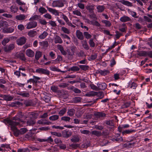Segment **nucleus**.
Listing matches in <instances>:
<instances>
[{
    "label": "nucleus",
    "mask_w": 152,
    "mask_h": 152,
    "mask_svg": "<svg viewBox=\"0 0 152 152\" xmlns=\"http://www.w3.org/2000/svg\"><path fill=\"white\" fill-rule=\"evenodd\" d=\"M50 89L53 92L56 93L58 92V88L57 86H52L51 87Z\"/></svg>",
    "instance_id": "obj_54"
},
{
    "label": "nucleus",
    "mask_w": 152,
    "mask_h": 152,
    "mask_svg": "<svg viewBox=\"0 0 152 152\" xmlns=\"http://www.w3.org/2000/svg\"><path fill=\"white\" fill-rule=\"evenodd\" d=\"M35 124V121L32 120H30L27 121V124L28 125L32 126Z\"/></svg>",
    "instance_id": "obj_53"
},
{
    "label": "nucleus",
    "mask_w": 152,
    "mask_h": 152,
    "mask_svg": "<svg viewBox=\"0 0 152 152\" xmlns=\"http://www.w3.org/2000/svg\"><path fill=\"white\" fill-rule=\"evenodd\" d=\"M37 25V23L35 21H32L29 22L26 25V28L30 29L36 27Z\"/></svg>",
    "instance_id": "obj_5"
},
{
    "label": "nucleus",
    "mask_w": 152,
    "mask_h": 152,
    "mask_svg": "<svg viewBox=\"0 0 152 152\" xmlns=\"http://www.w3.org/2000/svg\"><path fill=\"white\" fill-rule=\"evenodd\" d=\"M16 56L17 58H19L21 60L24 61H26V58L25 57L24 53L22 52H20L17 53Z\"/></svg>",
    "instance_id": "obj_6"
},
{
    "label": "nucleus",
    "mask_w": 152,
    "mask_h": 152,
    "mask_svg": "<svg viewBox=\"0 0 152 152\" xmlns=\"http://www.w3.org/2000/svg\"><path fill=\"white\" fill-rule=\"evenodd\" d=\"M75 113V110L74 109H71L68 110L67 112V115L70 116H73Z\"/></svg>",
    "instance_id": "obj_34"
},
{
    "label": "nucleus",
    "mask_w": 152,
    "mask_h": 152,
    "mask_svg": "<svg viewBox=\"0 0 152 152\" xmlns=\"http://www.w3.org/2000/svg\"><path fill=\"white\" fill-rule=\"evenodd\" d=\"M48 10L50 12L54 14L58 15H59V13L58 11L55 9H53L51 8L48 7Z\"/></svg>",
    "instance_id": "obj_32"
},
{
    "label": "nucleus",
    "mask_w": 152,
    "mask_h": 152,
    "mask_svg": "<svg viewBox=\"0 0 152 152\" xmlns=\"http://www.w3.org/2000/svg\"><path fill=\"white\" fill-rule=\"evenodd\" d=\"M114 140L118 142H121L123 141V139L122 137L120 136L119 134H117L116 135L115 138H114Z\"/></svg>",
    "instance_id": "obj_24"
},
{
    "label": "nucleus",
    "mask_w": 152,
    "mask_h": 152,
    "mask_svg": "<svg viewBox=\"0 0 152 152\" xmlns=\"http://www.w3.org/2000/svg\"><path fill=\"white\" fill-rule=\"evenodd\" d=\"M72 132L69 131L64 130L62 132V135L64 137L68 138L72 135Z\"/></svg>",
    "instance_id": "obj_18"
},
{
    "label": "nucleus",
    "mask_w": 152,
    "mask_h": 152,
    "mask_svg": "<svg viewBox=\"0 0 152 152\" xmlns=\"http://www.w3.org/2000/svg\"><path fill=\"white\" fill-rule=\"evenodd\" d=\"M39 12L42 14L46 13L47 12L46 10L43 7H40L39 9Z\"/></svg>",
    "instance_id": "obj_50"
},
{
    "label": "nucleus",
    "mask_w": 152,
    "mask_h": 152,
    "mask_svg": "<svg viewBox=\"0 0 152 152\" xmlns=\"http://www.w3.org/2000/svg\"><path fill=\"white\" fill-rule=\"evenodd\" d=\"M70 140L72 142H78L79 141L80 138L78 136L75 135L72 137Z\"/></svg>",
    "instance_id": "obj_30"
},
{
    "label": "nucleus",
    "mask_w": 152,
    "mask_h": 152,
    "mask_svg": "<svg viewBox=\"0 0 152 152\" xmlns=\"http://www.w3.org/2000/svg\"><path fill=\"white\" fill-rule=\"evenodd\" d=\"M86 8L90 13H93L94 12V10L95 8L94 5H87V6H86Z\"/></svg>",
    "instance_id": "obj_22"
},
{
    "label": "nucleus",
    "mask_w": 152,
    "mask_h": 152,
    "mask_svg": "<svg viewBox=\"0 0 152 152\" xmlns=\"http://www.w3.org/2000/svg\"><path fill=\"white\" fill-rule=\"evenodd\" d=\"M39 17V15H35L33 16H32L31 18L29 20H37Z\"/></svg>",
    "instance_id": "obj_55"
},
{
    "label": "nucleus",
    "mask_w": 152,
    "mask_h": 152,
    "mask_svg": "<svg viewBox=\"0 0 152 152\" xmlns=\"http://www.w3.org/2000/svg\"><path fill=\"white\" fill-rule=\"evenodd\" d=\"M137 86V83L134 82L130 81L129 82L128 87L130 88L134 89L136 88Z\"/></svg>",
    "instance_id": "obj_11"
},
{
    "label": "nucleus",
    "mask_w": 152,
    "mask_h": 152,
    "mask_svg": "<svg viewBox=\"0 0 152 152\" xmlns=\"http://www.w3.org/2000/svg\"><path fill=\"white\" fill-rule=\"evenodd\" d=\"M46 120H45L41 119L39 120L37 123L40 124H49V123L46 122Z\"/></svg>",
    "instance_id": "obj_40"
},
{
    "label": "nucleus",
    "mask_w": 152,
    "mask_h": 152,
    "mask_svg": "<svg viewBox=\"0 0 152 152\" xmlns=\"http://www.w3.org/2000/svg\"><path fill=\"white\" fill-rule=\"evenodd\" d=\"M137 55L141 56H147V51H141L138 52Z\"/></svg>",
    "instance_id": "obj_31"
},
{
    "label": "nucleus",
    "mask_w": 152,
    "mask_h": 152,
    "mask_svg": "<svg viewBox=\"0 0 152 152\" xmlns=\"http://www.w3.org/2000/svg\"><path fill=\"white\" fill-rule=\"evenodd\" d=\"M97 73L100 74L102 75L105 76L110 73V72L108 70H102L99 69L97 71Z\"/></svg>",
    "instance_id": "obj_20"
},
{
    "label": "nucleus",
    "mask_w": 152,
    "mask_h": 152,
    "mask_svg": "<svg viewBox=\"0 0 152 152\" xmlns=\"http://www.w3.org/2000/svg\"><path fill=\"white\" fill-rule=\"evenodd\" d=\"M26 55L29 57H33L34 55V52L30 49H28L26 51Z\"/></svg>",
    "instance_id": "obj_13"
},
{
    "label": "nucleus",
    "mask_w": 152,
    "mask_h": 152,
    "mask_svg": "<svg viewBox=\"0 0 152 152\" xmlns=\"http://www.w3.org/2000/svg\"><path fill=\"white\" fill-rule=\"evenodd\" d=\"M27 39L24 37H22L16 40L17 44L20 45L25 44L26 42Z\"/></svg>",
    "instance_id": "obj_4"
},
{
    "label": "nucleus",
    "mask_w": 152,
    "mask_h": 152,
    "mask_svg": "<svg viewBox=\"0 0 152 152\" xmlns=\"http://www.w3.org/2000/svg\"><path fill=\"white\" fill-rule=\"evenodd\" d=\"M82 100V98L80 97H75L74 98V101L75 103H77L80 102Z\"/></svg>",
    "instance_id": "obj_58"
},
{
    "label": "nucleus",
    "mask_w": 152,
    "mask_h": 152,
    "mask_svg": "<svg viewBox=\"0 0 152 152\" xmlns=\"http://www.w3.org/2000/svg\"><path fill=\"white\" fill-rule=\"evenodd\" d=\"M43 99L46 102L48 103L50 101V97L48 96H45L43 97Z\"/></svg>",
    "instance_id": "obj_61"
},
{
    "label": "nucleus",
    "mask_w": 152,
    "mask_h": 152,
    "mask_svg": "<svg viewBox=\"0 0 152 152\" xmlns=\"http://www.w3.org/2000/svg\"><path fill=\"white\" fill-rule=\"evenodd\" d=\"M96 92L91 91L86 94V96L88 97L94 96H96Z\"/></svg>",
    "instance_id": "obj_36"
},
{
    "label": "nucleus",
    "mask_w": 152,
    "mask_h": 152,
    "mask_svg": "<svg viewBox=\"0 0 152 152\" xmlns=\"http://www.w3.org/2000/svg\"><path fill=\"white\" fill-rule=\"evenodd\" d=\"M66 109L64 108L61 110L59 112V114L60 116L63 115L66 112Z\"/></svg>",
    "instance_id": "obj_60"
},
{
    "label": "nucleus",
    "mask_w": 152,
    "mask_h": 152,
    "mask_svg": "<svg viewBox=\"0 0 152 152\" xmlns=\"http://www.w3.org/2000/svg\"><path fill=\"white\" fill-rule=\"evenodd\" d=\"M54 40L55 44H62L63 42L61 37L58 35H56L55 36Z\"/></svg>",
    "instance_id": "obj_14"
},
{
    "label": "nucleus",
    "mask_w": 152,
    "mask_h": 152,
    "mask_svg": "<svg viewBox=\"0 0 152 152\" xmlns=\"http://www.w3.org/2000/svg\"><path fill=\"white\" fill-rule=\"evenodd\" d=\"M35 72L40 74H43L47 75H50V71L47 69L42 68H38L36 70Z\"/></svg>",
    "instance_id": "obj_3"
},
{
    "label": "nucleus",
    "mask_w": 152,
    "mask_h": 152,
    "mask_svg": "<svg viewBox=\"0 0 152 152\" xmlns=\"http://www.w3.org/2000/svg\"><path fill=\"white\" fill-rule=\"evenodd\" d=\"M91 133L92 134L94 135L97 136H100L101 135V132L96 130L92 131L91 132Z\"/></svg>",
    "instance_id": "obj_44"
},
{
    "label": "nucleus",
    "mask_w": 152,
    "mask_h": 152,
    "mask_svg": "<svg viewBox=\"0 0 152 152\" xmlns=\"http://www.w3.org/2000/svg\"><path fill=\"white\" fill-rule=\"evenodd\" d=\"M18 94L21 96L23 97L28 98L30 96L29 93L25 91L20 92L18 93Z\"/></svg>",
    "instance_id": "obj_21"
},
{
    "label": "nucleus",
    "mask_w": 152,
    "mask_h": 152,
    "mask_svg": "<svg viewBox=\"0 0 152 152\" xmlns=\"http://www.w3.org/2000/svg\"><path fill=\"white\" fill-rule=\"evenodd\" d=\"M0 97L3 98L4 100L7 101H10L13 99V97L9 95H3L1 94Z\"/></svg>",
    "instance_id": "obj_15"
},
{
    "label": "nucleus",
    "mask_w": 152,
    "mask_h": 152,
    "mask_svg": "<svg viewBox=\"0 0 152 152\" xmlns=\"http://www.w3.org/2000/svg\"><path fill=\"white\" fill-rule=\"evenodd\" d=\"M50 69L52 71L61 72V70L58 69L55 66H51L50 67Z\"/></svg>",
    "instance_id": "obj_59"
},
{
    "label": "nucleus",
    "mask_w": 152,
    "mask_h": 152,
    "mask_svg": "<svg viewBox=\"0 0 152 152\" xmlns=\"http://www.w3.org/2000/svg\"><path fill=\"white\" fill-rule=\"evenodd\" d=\"M83 35L87 39H90L92 37L91 35L87 32H84Z\"/></svg>",
    "instance_id": "obj_49"
},
{
    "label": "nucleus",
    "mask_w": 152,
    "mask_h": 152,
    "mask_svg": "<svg viewBox=\"0 0 152 152\" xmlns=\"http://www.w3.org/2000/svg\"><path fill=\"white\" fill-rule=\"evenodd\" d=\"M89 44L91 47L94 48L95 47V43L93 39H91L89 40Z\"/></svg>",
    "instance_id": "obj_57"
},
{
    "label": "nucleus",
    "mask_w": 152,
    "mask_h": 152,
    "mask_svg": "<svg viewBox=\"0 0 152 152\" xmlns=\"http://www.w3.org/2000/svg\"><path fill=\"white\" fill-rule=\"evenodd\" d=\"M94 115L97 118H104L106 117V114L103 112H98L95 113Z\"/></svg>",
    "instance_id": "obj_12"
},
{
    "label": "nucleus",
    "mask_w": 152,
    "mask_h": 152,
    "mask_svg": "<svg viewBox=\"0 0 152 152\" xmlns=\"http://www.w3.org/2000/svg\"><path fill=\"white\" fill-rule=\"evenodd\" d=\"M11 11L14 13L17 12L18 10V7L16 5H12L10 7Z\"/></svg>",
    "instance_id": "obj_29"
},
{
    "label": "nucleus",
    "mask_w": 152,
    "mask_h": 152,
    "mask_svg": "<svg viewBox=\"0 0 152 152\" xmlns=\"http://www.w3.org/2000/svg\"><path fill=\"white\" fill-rule=\"evenodd\" d=\"M71 118L68 116H63L61 118V120L62 121H64L66 122H69Z\"/></svg>",
    "instance_id": "obj_46"
},
{
    "label": "nucleus",
    "mask_w": 152,
    "mask_h": 152,
    "mask_svg": "<svg viewBox=\"0 0 152 152\" xmlns=\"http://www.w3.org/2000/svg\"><path fill=\"white\" fill-rule=\"evenodd\" d=\"M15 45L13 44H11L9 45H7L4 48V50L6 52H9L13 50L15 48Z\"/></svg>",
    "instance_id": "obj_7"
},
{
    "label": "nucleus",
    "mask_w": 152,
    "mask_h": 152,
    "mask_svg": "<svg viewBox=\"0 0 152 152\" xmlns=\"http://www.w3.org/2000/svg\"><path fill=\"white\" fill-rule=\"evenodd\" d=\"M61 30L64 33L66 34H69L70 33L69 30L64 27H61Z\"/></svg>",
    "instance_id": "obj_38"
},
{
    "label": "nucleus",
    "mask_w": 152,
    "mask_h": 152,
    "mask_svg": "<svg viewBox=\"0 0 152 152\" xmlns=\"http://www.w3.org/2000/svg\"><path fill=\"white\" fill-rule=\"evenodd\" d=\"M96 96H97L99 98V99H101L103 98L104 94L102 92H96Z\"/></svg>",
    "instance_id": "obj_45"
},
{
    "label": "nucleus",
    "mask_w": 152,
    "mask_h": 152,
    "mask_svg": "<svg viewBox=\"0 0 152 152\" xmlns=\"http://www.w3.org/2000/svg\"><path fill=\"white\" fill-rule=\"evenodd\" d=\"M38 141L40 142L48 141L49 143L53 142V140L51 137H48L47 139H38Z\"/></svg>",
    "instance_id": "obj_23"
},
{
    "label": "nucleus",
    "mask_w": 152,
    "mask_h": 152,
    "mask_svg": "<svg viewBox=\"0 0 152 152\" xmlns=\"http://www.w3.org/2000/svg\"><path fill=\"white\" fill-rule=\"evenodd\" d=\"M19 130V132L20 134H23L27 132V130L26 128H22Z\"/></svg>",
    "instance_id": "obj_64"
},
{
    "label": "nucleus",
    "mask_w": 152,
    "mask_h": 152,
    "mask_svg": "<svg viewBox=\"0 0 152 152\" xmlns=\"http://www.w3.org/2000/svg\"><path fill=\"white\" fill-rule=\"evenodd\" d=\"M76 35L77 38L80 40H83L84 37L83 33L79 30H77L76 32Z\"/></svg>",
    "instance_id": "obj_10"
},
{
    "label": "nucleus",
    "mask_w": 152,
    "mask_h": 152,
    "mask_svg": "<svg viewBox=\"0 0 152 152\" xmlns=\"http://www.w3.org/2000/svg\"><path fill=\"white\" fill-rule=\"evenodd\" d=\"M30 118L36 119L37 118L38 114L37 113H35L34 112H32L30 113Z\"/></svg>",
    "instance_id": "obj_43"
},
{
    "label": "nucleus",
    "mask_w": 152,
    "mask_h": 152,
    "mask_svg": "<svg viewBox=\"0 0 152 152\" xmlns=\"http://www.w3.org/2000/svg\"><path fill=\"white\" fill-rule=\"evenodd\" d=\"M82 45L84 48L88 50L89 48V46L86 41H84L82 42Z\"/></svg>",
    "instance_id": "obj_39"
},
{
    "label": "nucleus",
    "mask_w": 152,
    "mask_h": 152,
    "mask_svg": "<svg viewBox=\"0 0 152 152\" xmlns=\"http://www.w3.org/2000/svg\"><path fill=\"white\" fill-rule=\"evenodd\" d=\"M120 20L122 22L131 21H132V19L126 15H124L121 17Z\"/></svg>",
    "instance_id": "obj_16"
},
{
    "label": "nucleus",
    "mask_w": 152,
    "mask_h": 152,
    "mask_svg": "<svg viewBox=\"0 0 152 152\" xmlns=\"http://www.w3.org/2000/svg\"><path fill=\"white\" fill-rule=\"evenodd\" d=\"M135 132V130L134 129H131L130 130H126L123 131L122 134L123 135L126 134H130L133 132Z\"/></svg>",
    "instance_id": "obj_35"
},
{
    "label": "nucleus",
    "mask_w": 152,
    "mask_h": 152,
    "mask_svg": "<svg viewBox=\"0 0 152 152\" xmlns=\"http://www.w3.org/2000/svg\"><path fill=\"white\" fill-rule=\"evenodd\" d=\"M105 9V7L104 5H98L96 7L97 12H103Z\"/></svg>",
    "instance_id": "obj_26"
},
{
    "label": "nucleus",
    "mask_w": 152,
    "mask_h": 152,
    "mask_svg": "<svg viewBox=\"0 0 152 152\" xmlns=\"http://www.w3.org/2000/svg\"><path fill=\"white\" fill-rule=\"evenodd\" d=\"M90 86L92 89L95 91H98L97 86H96L93 84H90Z\"/></svg>",
    "instance_id": "obj_62"
},
{
    "label": "nucleus",
    "mask_w": 152,
    "mask_h": 152,
    "mask_svg": "<svg viewBox=\"0 0 152 152\" xmlns=\"http://www.w3.org/2000/svg\"><path fill=\"white\" fill-rule=\"evenodd\" d=\"M128 12L129 14L133 18H138V16L137 15V14L135 12L131 10H128Z\"/></svg>",
    "instance_id": "obj_28"
},
{
    "label": "nucleus",
    "mask_w": 152,
    "mask_h": 152,
    "mask_svg": "<svg viewBox=\"0 0 152 152\" xmlns=\"http://www.w3.org/2000/svg\"><path fill=\"white\" fill-rule=\"evenodd\" d=\"M42 53L40 51H37L36 52L35 55V58L36 60H38L42 56Z\"/></svg>",
    "instance_id": "obj_33"
},
{
    "label": "nucleus",
    "mask_w": 152,
    "mask_h": 152,
    "mask_svg": "<svg viewBox=\"0 0 152 152\" xmlns=\"http://www.w3.org/2000/svg\"><path fill=\"white\" fill-rule=\"evenodd\" d=\"M8 26L7 22L6 21L0 20V28L2 26Z\"/></svg>",
    "instance_id": "obj_51"
},
{
    "label": "nucleus",
    "mask_w": 152,
    "mask_h": 152,
    "mask_svg": "<svg viewBox=\"0 0 152 152\" xmlns=\"http://www.w3.org/2000/svg\"><path fill=\"white\" fill-rule=\"evenodd\" d=\"M102 22L105 24V26L107 27H110L111 25L110 22L108 20H102Z\"/></svg>",
    "instance_id": "obj_47"
},
{
    "label": "nucleus",
    "mask_w": 152,
    "mask_h": 152,
    "mask_svg": "<svg viewBox=\"0 0 152 152\" xmlns=\"http://www.w3.org/2000/svg\"><path fill=\"white\" fill-rule=\"evenodd\" d=\"M59 116L57 115H54L49 117V119L50 120L56 121L58 119Z\"/></svg>",
    "instance_id": "obj_42"
},
{
    "label": "nucleus",
    "mask_w": 152,
    "mask_h": 152,
    "mask_svg": "<svg viewBox=\"0 0 152 152\" xmlns=\"http://www.w3.org/2000/svg\"><path fill=\"white\" fill-rule=\"evenodd\" d=\"M117 1L119 2H120L123 4L128 6L131 7L132 6V3L127 1L125 0H118Z\"/></svg>",
    "instance_id": "obj_17"
},
{
    "label": "nucleus",
    "mask_w": 152,
    "mask_h": 152,
    "mask_svg": "<svg viewBox=\"0 0 152 152\" xmlns=\"http://www.w3.org/2000/svg\"><path fill=\"white\" fill-rule=\"evenodd\" d=\"M18 152H30V150L27 148L18 149Z\"/></svg>",
    "instance_id": "obj_56"
},
{
    "label": "nucleus",
    "mask_w": 152,
    "mask_h": 152,
    "mask_svg": "<svg viewBox=\"0 0 152 152\" xmlns=\"http://www.w3.org/2000/svg\"><path fill=\"white\" fill-rule=\"evenodd\" d=\"M27 17L23 14H20L15 16V19L18 20H25Z\"/></svg>",
    "instance_id": "obj_19"
},
{
    "label": "nucleus",
    "mask_w": 152,
    "mask_h": 152,
    "mask_svg": "<svg viewBox=\"0 0 152 152\" xmlns=\"http://www.w3.org/2000/svg\"><path fill=\"white\" fill-rule=\"evenodd\" d=\"M37 34V32L34 30H31L28 32V35L30 37H34Z\"/></svg>",
    "instance_id": "obj_25"
},
{
    "label": "nucleus",
    "mask_w": 152,
    "mask_h": 152,
    "mask_svg": "<svg viewBox=\"0 0 152 152\" xmlns=\"http://www.w3.org/2000/svg\"><path fill=\"white\" fill-rule=\"evenodd\" d=\"M105 124L109 126H114V124L112 120L106 121H105Z\"/></svg>",
    "instance_id": "obj_48"
},
{
    "label": "nucleus",
    "mask_w": 152,
    "mask_h": 152,
    "mask_svg": "<svg viewBox=\"0 0 152 152\" xmlns=\"http://www.w3.org/2000/svg\"><path fill=\"white\" fill-rule=\"evenodd\" d=\"M14 30V27L11 26L10 27L4 28L2 30V32L4 33H12Z\"/></svg>",
    "instance_id": "obj_8"
},
{
    "label": "nucleus",
    "mask_w": 152,
    "mask_h": 152,
    "mask_svg": "<svg viewBox=\"0 0 152 152\" xmlns=\"http://www.w3.org/2000/svg\"><path fill=\"white\" fill-rule=\"evenodd\" d=\"M10 41V39L8 38H4L2 41L1 43L3 45H5L6 44Z\"/></svg>",
    "instance_id": "obj_63"
},
{
    "label": "nucleus",
    "mask_w": 152,
    "mask_h": 152,
    "mask_svg": "<svg viewBox=\"0 0 152 152\" xmlns=\"http://www.w3.org/2000/svg\"><path fill=\"white\" fill-rule=\"evenodd\" d=\"M70 69H71V71L75 72L79 71L80 69V68L77 66H73L71 67Z\"/></svg>",
    "instance_id": "obj_52"
},
{
    "label": "nucleus",
    "mask_w": 152,
    "mask_h": 152,
    "mask_svg": "<svg viewBox=\"0 0 152 152\" xmlns=\"http://www.w3.org/2000/svg\"><path fill=\"white\" fill-rule=\"evenodd\" d=\"M72 13L73 14L76 15L80 17L82 16V15L80 11L78 10H75L72 11Z\"/></svg>",
    "instance_id": "obj_41"
},
{
    "label": "nucleus",
    "mask_w": 152,
    "mask_h": 152,
    "mask_svg": "<svg viewBox=\"0 0 152 152\" xmlns=\"http://www.w3.org/2000/svg\"><path fill=\"white\" fill-rule=\"evenodd\" d=\"M98 87V90H104L107 87V85L105 83H98L97 84Z\"/></svg>",
    "instance_id": "obj_9"
},
{
    "label": "nucleus",
    "mask_w": 152,
    "mask_h": 152,
    "mask_svg": "<svg viewBox=\"0 0 152 152\" xmlns=\"http://www.w3.org/2000/svg\"><path fill=\"white\" fill-rule=\"evenodd\" d=\"M48 35V33L46 31H44L39 36V38L41 39L45 38Z\"/></svg>",
    "instance_id": "obj_27"
},
{
    "label": "nucleus",
    "mask_w": 152,
    "mask_h": 152,
    "mask_svg": "<svg viewBox=\"0 0 152 152\" xmlns=\"http://www.w3.org/2000/svg\"><path fill=\"white\" fill-rule=\"evenodd\" d=\"M66 3L65 0H58L54 1L52 3V6L54 7H62L64 6V4Z\"/></svg>",
    "instance_id": "obj_2"
},
{
    "label": "nucleus",
    "mask_w": 152,
    "mask_h": 152,
    "mask_svg": "<svg viewBox=\"0 0 152 152\" xmlns=\"http://www.w3.org/2000/svg\"><path fill=\"white\" fill-rule=\"evenodd\" d=\"M79 66L80 68L83 70L86 71L88 70L89 69V66L86 65H79Z\"/></svg>",
    "instance_id": "obj_37"
},
{
    "label": "nucleus",
    "mask_w": 152,
    "mask_h": 152,
    "mask_svg": "<svg viewBox=\"0 0 152 152\" xmlns=\"http://www.w3.org/2000/svg\"><path fill=\"white\" fill-rule=\"evenodd\" d=\"M13 120L15 121H13L9 119H5L4 122L6 124H8L11 126L12 128H14V134L16 137H18L20 134L19 132V130L15 127L16 126H18L19 127L23 126L25 123L24 121L20 120L18 118L14 117Z\"/></svg>",
    "instance_id": "obj_1"
}]
</instances>
